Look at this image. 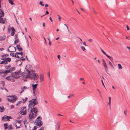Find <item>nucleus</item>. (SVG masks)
I'll list each match as a JSON object with an SVG mask.
<instances>
[{
  "mask_svg": "<svg viewBox=\"0 0 130 130\" xmlns=\"http://www.w3.org/2000/svg\"><path fill=\"white\" fill-rule=\"evenodd\" d=\"M26 107L24 106L21 109V110L20 111V114L23 115H26Z\"/></svg>",
  "mask_w": 130,
  "mask_h": 130,
  "instance_id": "obj_5",
  "label": "nucleus"
},
{
  "mask_svg": "<svg viewBox=\"0 0 130 130\" xmlns=\"http://www.w3.org/2000/svg\"><path fill=\"white\" fill-rule=\"evenodd\" d=\"M20 59V60L21 63L19 64V66H20V65H21L22 63V62L21 61V60H22V61L25 60V58H22V59Z\"/></svg>",
  "mask_w": 130,
  "mask_h": 130,
  "instance_id": "obj_31",
  "label": "nucleus"
},
{
  "mask_svg": "<svg viewBox=\"0 0 130 130\" xmlns=\"http://www.w3.org/2000/svg\"><path fill=\"white\" fill-rule=\"evenodd\" d=\"M37 84H34L32 85V86L33 88V91H35L37 88Z\"/></svg>",
  "mask_w": 130,
  "mask_h": 130,
  "instance_id": "obj_13",
  "label": "nucleus"
},
{
  "mask_svg": "<svg viewBox=\"0 0 130 130\" xmlns=\"http://www.w3.org/2000/svg\"><path fill=\"white\" fill-rule=\"evenodd\" d=\"M4 49L3 48H0V50L1 51H3L4 50Z\"/></svg>",
  "mask_w": 130,
  "mask_h": 130,
  "instance_id": "obj_63",
  "label": "nucleus"
},
{
  "mask_svg": "<svg viewBox=\"0 0 130 130\" xmlns=\"http://www.w3.org/2000/svg\"><path fill=\"white\" fill-rule=\"evenodd\" d=\"M19 42V39H15V41L14 42V44H16Z\"/></svg>",
  "mask_w": 130,
  "mask_h": 130,
  "instance_id": "obj_32",
  "label": "nucleus"
},
{
  "mask_svg": "<svg viewBox=\"0 0 130 130\" xmlns=\"http://www.w3.org/2000/svg\"><path fill=\"white\" fill-rule=\"evenodd\" d=\"M64 25L66 26V27L67 28V29L68 31V32H69V29L68 26L65 24H64Z\"/></svg>",
  "mask_w": 130,
  "mask_h": 130,
  "instance_id": "obj_44",
  "label": "nucleus"
},
{
  "mask_svg": "<svg viewBox=\"0 0 130 130\" xmlns=\"http://www.w3.org/2000/svg\"><path fill=\"white\" fill-rule=\"evenodd\" d=\"M38 103V102L37 101H34V104L32 106V107H34L35 106L36 104H37Z\"/></svg>",
  "mask_w": 130,
  "mask_h": 130,
  "instance_id": "obj_33",
  "label": "nucleus"
},
{
  "mask_svg": "<svg viewBox=\"0 0 130 130\" xmlns=\"http://www.w3.org/2000/svg\"><path fill=\"white\" fill-rule=\"evenodd\" d=\"M15 39H16L18 38V35L15 34L14 36Z\"/></svg>",
  "mask_w": 130,
  "mask_h": 130,
  "instance_id": "obj_45",
  "label": "nucleus"
},
{
  "mask_svg": "<svg viewBox=\"0 0 130 130\" xmlns=\"http://www.w3.org/2000/svg\"><path fill=\"white\" fill-rule=\"evenodd\" d=\"M101 82H102V83L103 85V86L105 88V86H104V83H103V80H101Z\"/></svg>",
  "mask_w": 130,
  "mask_h": 130,
  "instance_id": "obj_61",
  "label": "nucleus"
},
{
  "mask_svg": "<svg viewBox=\"0 0 130 130\" xmlns=\"http://www.w3.org/2000/svg\"><path fill=\"white\" fill-rule=\"evenodd\" d=\"M73 95V94H70L67 97L68 98H69L70 97H71Z\"/></svg>",
  "mask_w": 130,
  "mask_h": 130,
  "instance_id": "obj_53",
  "label": "nucleus"
},
{
  "mask_svg": "<svg viewBox=\"0 0 130 130\" xmlns=\"http://www.w3.org/2000/svg\"><path fill=\"white\" fill-rule=\"evenodd\" d=\"M40 80L41 82H42L44 80V76L43 75H40Z\"/></svg>",
  "mask_w": 130,
  "mask_h": 130,
  "instance_id": "obj_15",
  "label": "nucleus"
},
{
  "mask_svg": "<svg viewBox=\"0 0 130 130\" xmlns=\"http://www.w3.org/2000/svg\"><path fill=\"white\" fill-rule=\"evenodd\" d=\"M0 11H1V12H0V14L1 15L0 17L2 18V17L4 16V14L3 11H2L1 9H0Z\"/></svg>",
  "mask_w": 130,
  "mask_h": 130,
  "instance_id": "obj_21",
  "label": "nucleus"
},
{
  "mask_svg": "<svg viewBox=\"0 0 130 130\" xmlns=\"http://www.w3.org/2000/svg\"><path fill=\"white\" fill-rule=\"evenodd\" d=\"M37 116H35V114H34L33 112L32 109L31 108L29 115V120L33 119L36 118Z\"/></svg>",
  "mask_w": 130,
  "mask_h": 130,
  "instance_id": "obj_4",
  "label": "nucleus"
},
{
  "mask_svg": "<svg viewBox=\"0 0 130 130\" xmlns=\"http://www.w3.org/2000/svg\"><path fill=\"white\" fill-rule=\"evenodd\" d=\"M109 102L108 103V105L110 106V103H111V98L110 97H109Z\"/></svg>",
  "mask_w": 130,
  "mask_h": 130,
  "instance_id": "obj_30",
  "label": "nucleus"
},
{
  "mask_svg": "<svg viewBox=\"0 0 130 130\" xmlns=\"http://www.w3.org/2000/svg\"><path fill=\"white\" fill-rule=\"evenodd\" d=\"M14 107V106H13V105H11V107H10V109H12Z\"/></svg>",
  "mask_w": 130,
  "mask_h": 130,
  "instance_id": "obj_47",
  "label": "nucleus"
},
{
  "mask_svg": "<svg viewBox=\"0 0 130 130\" xmlns=\"http://www.w3.org/2000/svg\"><path fill=\"white\" fill-rule=\"evenodd\" d=\"M4 58L5 59V60H6L7 62H10L11 61V58H10L9 57H8L6 58H5V57Z\"/></svg>",
  "mask_w": 130,
  "mask_h": 130,
  "instance_id": "obj_17",
  "label": "nucleus"
},
{
  "mask_svg": "<svg viewBox=\"0 0 130 130\" xmlns=\"http://www.w3.org/2000/svg\"><path fill=\"white\" fill-rule=\"evenodd\" d=\"M15 62H17L18 61H20V59H16L15 60Z\"/></svg>",
  "mask_w": 130,
  "mask_h": 130,
  "instance_id": "obj_49",
  "label": "nucleus"
},
{
  "mask_svg": "<svg viewBox=\"0 0 130 130\" xmlns=\"http://www.w3.org/2000/svg\"><path fill=\"white\" fill-rule=\"evenodd\" d=\"M9 3H10L11 5H14V4L13 2V0H8Z\"/></svg>",
  "mask_w": 130,
  "mask_h": 130,
  "instance_id": "obj_27",
  "label": "nucleus"
},
{
  "mask_svg": "<svg viewBox=\"0 0 130 130\" xmlns=\"http://www.w3.org/2000/svg\"><path fill=\"white\" fill-rule=\"evenodd\" d=\"M27 88V87L25 86H24L23 87L21 88L22 90L26 89Z\"/></svg>",
  "mask_w": 130,
  "mask_h": 130,
  "instance_id": "obj_39",
  "label": "nucleus"
},
{
  "mask_svg": "<svg viewBox=\"0 0 130 130\" xmlns=\"http://www.w3.org/2000/svg\"><path fill=\"white\" fill-rule=\"evenodd\" d=\"M102 60L103 61V65L105 68V70L106 72L107 73H108L107 70H108V69L106 65L105 61L104 59H103Z\"/></svg>",
  "mask_w": 130,
  "mask_h": 130,
  "instance_id": "obj_7",
  "label": "nucleus"
},
{
  "mask_svg": "<svg viewBox=\"0 0 130 130\" xmlns=\"http://www.w3.org/2000/svg\"><path fill=\"white\" fill-rule=\"evenodd\" d=\"M30 103L29 104V106L31 107V106H33L34 104V101H33L32 100H30L29 101Z\"/></svg>",
  "mask_w": 130,
  "mask_h": 130,
  "instance_id": "obj_14",
  "label": "nucleus"
},
{
  "mask_svg": "<svg viewBox=\"0 0 130 130\" xmlns=\"http://www.w3.org/2000/svg\"><path fill=\"white\" fill-rule=\"evenodd\" d=\"M15 54H16L17 55L20 54L21 55H22L23 54V52H21V53H19V52H17L15 53Z\"/></svg>",
  "mask_w": 130,
  "mask_h": 130,
  "instance_id": "obj_36",
  "label": "nucleus"
},
{
  "mask_svg": "<svg viewBox=\"0 0 130 130\" xmlns=\"http://www.w3.org/2000/svg\"><path fill=\"white\" fill-rule=\"evenodd\" d=\"M8 124L7 123H5L4 124V127H5V129H7L8 128Z\"/></svg>",
  "mask_w": 130,
  "mask_h": 130,
  "instance_id": "obj_25",
  "label": "nucleus"
},
{
  "mask_svg": "<svg viewBox=\"0 0 130 130\" xmlns=\"http://www.w3.org/2000/svg\"><path fill=\"white\" fill-rule=\"evenodd\" d=\"M109 64L111 66L112 65V64L111 63V62H110V61H109Z\"/></svg>",
  "mask_w": 130,
  "mask_h": 130,
  "instance_id": "obj_64",
  "label": "nucleus"
},
{
  "mask_svg": "<svg viewBox=\"0 0 130 130\" xmlns=\"http://www.w3.org/2000/svg\"><path fill=\"white\" fill-rule=\"evenodd\" d=\"M58 58L59 59V60H60V55H58Z\"/></svg>",
  "mask_w": 130,
  "mask_h": 130,
  "instance_id": "obj_59",
  "label": "nucleus"
},
{
  "mask_svg": "<svg viewBox=\"0 0 130 130\" xmlns=\"http://www.w3.org/2000/svg\"><path fill=\"white\" fill-rule=\"evenodd\" d=\"M41 117L40 116H39L37 119L35 121V122H37V121H41Z\"/></svg>",
  "mask_w": 130,
  "mask_h": 130,
  "instance_id": "obj_22",
  "label": "nucleus"
},
{
  "mask_svg": "<svg viewBox=\"0 0 130 130\" xmlns=\"http://www.w3.org/2000/svg\"><path fill=\"white\" fill-rule=\"evenodd\" d=\"M8 116H4L2 117V120L5 121H7V118H8Z\"/></svg>",
  "mask_w": 130,
  "mask_h": 130,
  "instance_id": "obj_18",
  "label": "nucleus"
},
{
  "mask_svg": "<svg viewBox=\"0 0 130 130\" xmlns=\"http://www.w3.org/2000/svg\"><path fill=\"white\" fill-rule=\"evenodd\" d=\"M88 41L90 42H92L93 41V40L92 39H90L88 40Z\"/></svg>",
  "mask_w": 130,
  "mask_h": 130,
  "instance_id": "obj_46",
  "label": "nucleus"
},
{
  "mask_svg": "<svg viewBox=\"0 0 130 130\" xmlns=\"http://www.w3.org/2000/svg\"><path fill=\"white\" fill-rule=\"evenodd\" d=\"M10 54L11 56L12 57H14V54L13 53H10Z\"/></svg>",
  "mask_w": 130,
  "mask_h": 130,
  "instance_id": "obj_52",
  "label": "nucleus"
},
{
  "mask_svg": "<svg viewBox=\"0 0 130 130\" xmlns=\"http://www.w3.org/2000/svg\"><path fill=\"white\" fill-rule=\"evenodd\" d=\"M16 123H18L19 124V126H17L16 124L15 126L16 127V128L17 129L18 128H20V126L21 125V121L19 120L17 121V122H16Z\"/></svg>",
  "mask_w": 130,
  "mask_h": 130,
  "instance_id": "obj_11",
  "label": "nucleus"
},
{
  "mask_svg": "<svg viewBox=\"0 0 130 130\" xmlns=\"http://www.w3.org/2000/svg\"><path fill=\"white\" fill-rule=\"evenodd\" d=\"M17 71L14 73H12V75L15 79L19 78L22 76L23 78H29L31 79L36 80L39 77L38 75L33 72L32 70H28L27 69L25 72H22L21 71Z\"/></svg>",
  "mask_w": 130,
  "mask_h": 130,
  "instance_id": "obj_1",
  "label": "nucleus"
},
{
  "mask_svg": "<svg viewBox=\"0 0 130 130\" xmlns=\"http://www.w3.org/2000/svg\"><path fill=\"white\" fill-rule=\"evenodd\" d=\"M4 86L5 84L4 82L3 81H1L0 82V87L2 90L4 89Z\"/></svg>",
  "mask_w": 130,
  "mask_h": 130,
  "instance_id": "obj_8",
  "label": "nucleus"
},
{
  "mask_svg": "<svg viewBox=\"0 0 130 130\" xmlns=\"http://www.w3.org/2000/svg\"><path fill=\"white\" fill-rule=\"evenodd\" d=\"M83 44L85 46H86L87 45L86 44V42H83Z\"/></svg>",
  "mask_w": 130,
  "mask_h": 130,
  "instance_id": "obj_56",
  "label": "nucleus"
},
{
  "mask_svg": "<svg viewBox=\"0 0 130 130\" xmlns=\"http://www.w3.org/2000/svg\"><path fill=\"white\" fill-rule=\"evenodd\" d=\"M16 47L18 50L19 51L21 52L22 51V48L21 47L20 44L17 45Z\"/></svg>",
  "mask_w": 130,
  "mask_h": 130,
  "instance_id": "obj_10",
  "label": "nucleus"
},
{
  "mask_svg": "<svg viewBox=\"0 0 130 130\" xmlns=\"http://www.w3.org/2000/svg\"><path fill=\"white\" fill-rule=\"evenodd\" d=\"M10 98H7V99L9 102L12 103H14L18 99V98L15 95L9 96Z\"/></svg>",
  "mask_w": 130,
  "mask_h": 130,
  "instance_id": "obj_3",
  "label": "nucleus"
},
{
  "mask_svg": "<svg viewBox=\"0 0 130 130\" xmlns=\"http://www.w3.org/2000/svg\"><path fill=\"white\" fill-rule=\"evenodd\" d=\"M43 124V123L42 121H37L36 125L38 126L39 127L41 126Z\"/></svg>",
  "mask_w": 130,
  "mask_h": 130,
  "instance_id": "obj_12",
  "label": "nucleus"
},
{
  "mask_svg": "<svg viewBox=\"0 0 130 130\" xmlns=\"http://www.w3.org/2000/svg\"><path fill=\"white\" fill-rule=\"evenodd\" d=\"M100 49L101 50V51L105 55L107 56L108 55L107 54H106V53L105 52H104L101 48H100Z\"/></svg>",
  "mask_w": 130,
  "mask_h": 130,
  "instance_id": "obj_29",
  "label": "nucleus"
},
{
  "mask_svg": "<svg viewBox=\"0 0 130 130\" xmlns=\"http://www.w3.org/2000/svg\"><path fill=\"white\" fill-rule=\"evenodd\" d=\"M80 80H83L84 81H85L84 78H80Z\"/></svg>",
  "mask_w": 130,
  "mask_h": 130,
  "instance_id": "obj_48",
  "label": "nucleus"
},
{
  "mask_svg": "<svg viewBox=\"0 0 130 130\" xmlns=\"http://www.w3.org/2000/svg\"><path fill=\"white\" fill-rule=\"evenodd\" d=\"M58 16V19H59V21H61V17H60V16L59 15H57Z\"/></svg>",
  "mask_w": 130,
  "mask_h": 130,
  "instance_id": "obj_41",
  "label": "nucleus"
},
{
  "mask_svg": "<svg viewBox=\"0 0 130 130\" xmlns=\"http://www.w3.org/2000/svg\"><path fill=\"white\" fill-rule=\"evenodd\" d=\"M32 100H33V101H36V98L35 99H32Z\"/></svg>",
  "mask_w": 130,
  "mask_h": 130,
  "instance_id": "obj_58",
  "label": "nucleus"
},
{
  "mask_svg": "<svg viewBox=\"0 0 130 130\" xmlns=\"http://www.w3.org/2000/svg\"><path fill=\"white\" fill-rule=\"evenodd\" d=\"M16 54H15V55H14V57H17V58H22V57H21V58H20L19 56L18 55H16Z\"/></svg>",
  "mask_w": 130,
  "mask_h": 130,
  "instance_id": "obj_40",
  "label": "nucleus"
},
{
  "mask_svg": "<svg viewBox=\"0 0 130 130\" xmlns=\"http://www.w3.org/2000/svg\"><path fill=\"white\" fill-rule=\"evenodd\" d=\"M1 59L3 60L0 63V64H2L4 63V62H5V59L4 58H2Z\"/></svg>",
  "mask_w": 130,
  "mask_h": 130,
  "instance_id": "obj_26",
  "label": "nucleus"
},
{
  "mask_svg": "<svg viewBox=\"0 0 130 130\" xmlns=\"http://www.w3.org/2000/svg\"><path fill=\"white\" fill-rule=\"evenodd\" d=\"M0 23L3 24H4L5 23L4 20L3 18L1 17H0Z\"/></svg>",
  "mask_w": 130,
  "mask_h": 130,
  "instance_id": "obj_20",
  "label": "nucleus"
},
{
  "mask_svg": "<svg viewBox=\"0 0 130 130\" xmlns=\"http://www.w3.org/2000/svg\"><path fill=\"white\" fill-rule=\"evenodd\" d=\"M11 32L15 33V30L13 27H12L11 28Z\"/></svg>",
  "mask_w": 130,
  "mask_h": 130,
  "instance_id": "obj_34",
  "label": "nucleus"
},
{
  "mask_svg": "<svg viewBox=\"0 0 130 130\" xmlns=\"http://www.w3.org/2000/svg\"><path fill=\"white\" fill-rule=\"evenodd\" d=\"M14 34H15V33L11 32V35L12 36H13L14 35Z\"/></svg>",
  "mask_w": 130,
  "mask_h": 130,
  "instance_id": "obj_62",
  "label": "nucleus"
},
{
  "mask_svg": "<svg viewBox=\"0 0 130 130\" xmlns=\"http://www.w3.org/2000/svg\"><path fill=\"white\" fill-rule=\"evenodd\" d=\"M81 47L82 49L83 50V51H84L86 50V49L83 46H81Z\"/></svg>",
  "mask_w": 130,
  "mask_h": 130,
  "instance_id": "obj_38",
  "label": "nucleus"
},
{
  "mask_svg": "<svg viewBox=\"0 0 130 130\" xmlns=\"http://www.w3.org/2000/svg\"><path fill=\"white\" fill-rule=\"evenodd\" d=\"M107 57L108 58H109L111 60V61H113V58L112 57H111L110 56L108 55L107 56Z\"/></svg>",
  "mask_w": 130,
  "mask_h": 130,
  "instance_id": "obj_28",
  "label": "nucleus"
},
{
  "mask_svg": "<svg viewBox=\"0 0 130 130\" xmlns=\"http://www.w3.org/2000/svg\"><path fill=\"white\" fill-rule=\"evenodd\" d=\"M9 56V55L8 54H3L2 55V57L4 58L5 57L6 58V57L8 56Z\"/></svg>",
  "mask_w": 130,
  "mask_h": 130,
  "instance_id": "obj_23",
  "label": "nucleus"
},
{
  "mask_svg": "<svg viewBox=\"0 0 130 130\" xmlns=\"http://www.w3.org/2000/svg\"><path fill=\"white\" fill-rule=\"evenodd\" d=\"M118 69H119L121 70L122 69L123 67L121 66V64H118Z\"/></svg>",
  "mask_w": 130,
  "mask_h": 130,
  "instance_id": "obj_24",
  "label": "nucleus"
},
{
  "mask_svg": "<svg viewBox=\"0 0 130 130\" xmlns=\"http://www.w3.org/2000/svg\"><path fill=\"white\" fill-rule=\"evenodd\" d=\"M4 63L5 64H7L8 63L7 62L6 60H5V62H4Z\"/></svg>",
  "mask_w": 130,
  "mask_h": 130,
  "instance_id": "obj_50",
  "label": "nucleus"
},
{
  "mask_svg": "<svg viewBox=\"0 0 130 130\" xmlns=\"http://www.w3.org/2000/svg\"><path fill=\"white\" fill-rule=\"evenodd\" d=\"M49 13V12L48 11H46V13L44 15H45L46 14H47Z\"/></svg>",
  "mask_w": 130,
  "mask_h": 130,
  "instance_id": "obj_54",
  "label": "nucleus"
},
{
  "mask_svg": "<svg viewBox=\"0 0 130 130\" xmlns=\"http://www.w3.org/2000/svg\"><path fill=\"white\" fill-rule=\"evenodd\" d=\"M42 1H40V3H39V4L40 5H41L42 6H44V4H42Z\"/></svg>",
  "mask_w": 130,
  "mask_h": 130,
  "instance_id": "obj_43",
  "label": "nucleus"
},
{
  "mask_svg": "<svg viewBox=\"0 0 130 130\" xmlns=\"http://www.w3.org/2000/svg\"><path fill=\"white\" fill-rule=\"evenodd\" d=\"M93 10L94 11V13L95 14H97V12L95 11L94 9H93Z\"/></svg>",
  "mask_w": 130,
  "mask_h": 130,
  "instance_id": "obj_57",
  "label": "nucleus"
},
{
  "mask_svg": "<svg viewBox=\"0 0 130 130\" xmlns=\"http://www.w3.org/2000/svg\"><path fill=\"white\" fill-rule=\"evenodd\" d=\"M33 112H34L35 114V116H37V112H38V110L37 108L36 107H35L33 108L32 110Z\"/></svg>",
  "mask_w": 130,
  "mask_h": 130,
  "instance_id": "obj_9",
  "label": "nucleus"
},
{
  "mask_svg": "<svg viewBox=\"0 0 130 130\" xmlns=\"http://www.w3.org/2000/svg\"><path fill=\"white\" fill-rule=\"evenodd\" d=\"M126 27L127 28V30H130V29L129 28V27L128 25H127L126 26Z\"/></svg>",
  "mask_w": 130,
  "mask_h": 130,
  "instance_id": "obj_60",
  "label": "nucleus"
},
{
  "mask_svg": "<svg viewBox=\"0 0 130 130\" xmlns=\"http://www.w3.org/2000/svg\"><path fill=\"white\" fill-rule=\"evenodd\" d=\"M8 118H7V121H9V119H11L12 118V117L11 116H8Z\"/></svg>",
  "mask_w": 130,
  "mask_h": 130,
  "instance_id": "obj_37",
  "label": "nucleus"
},
{
  "mask_svg": "<svg viewBox=\"0 0 130 130\" xmlns=\"http://www.w3.org/2000/svg\"><path fill=\"white\" fill-rule=\"evenodd\" d=\"M27 97H26L25 98V99H23V103H25L26 101H27Z\"/></svg>",
  "mask_w": 130,
  "mask_h": 130,
  "instance_id": "obj_35",
  "label": "nucleus"
},
{
  "mask_svg": "<svg viewBox=\"0 0 130 130\" xmlns=\"http://www.w3.org/2000/svg\"><path fill=\"white\" fill-rule=\"evenodd\" d=\"M12 73H11V75L10 76L8 77H6V79L9 80H10L12 82H14L15 81V80L14 79L15 78L12 75Z\"/></svg>",
  "mask_w": 130,
  "mask_h": 130,
  "instance_id": "obj_6",
  "label": "nucleus"
},
{
  "mask_svg": "<svg viewBox=\"0 0 130 130\" xmlns=\"http://www.w3.org/2000/svg\"><path fill=\"white\" fill-rule=\"evenodd\" d=\"M12 129V125H10L9 126V129Z\"/></svg>",
  "mask_w": 130,
  "mask_h": 130,
  "instance_id": "obj_42",
  "label": "nucleus"
},
{
  "mask_svg": "<svg viewBox=\"0 0 130 130\" xmlns=\"http://www.w3.org/2000/svg\"><path fill=\"white\" fill-rule=\"evenodd\" d=\"M21 102V101L19 102L18 103L16 104L17 105H18L19 104H20V103Z\"/></svg>",
  "mask_w": 130,
  "mask_h": 130,
  "instance_id": "obj_51",
  "label": "nucleus"
},
{
  "mask_svg": "<svg viewBox=\"0 0 130 130\" xmlns=\"http://www.w3.org/2000/svg\"><path fill=\"white\" fill-rule=\"evenodd\" d=\"M6 70H0V75L2 74H4L5 75H7V74L11 73L12 71L15 70V67H13L10 68L11 66L10 65H5L4 66Z\"/></svg>",
  "mask_w": 130,
  "mask_h": 130,
  "instance_id": "obj_2",
  "label": "nucleus"
},
{
  "mask_svg": "<svg viewBox=\"0 0 130 130\" xmlns=\"http://www.w3.org/2000/svg\"><path fill=\"white\" fill-rule=\"evenodd\" d=\"M37 128V127L36 126H35L34 127V129L35 130H36Z\"/></svg>",
  "mask_w": 130,
  "mask_h": 130,
  "instance_id": "obj_55",
  "label": "nucleus"
},
{
  "mask_svg": "<svg viewBox=\"0 0 130 130\" xmlns=\"http://www.w3.org/2000/svg\"><path fill=\"white\" fill-rule=\"evenodd\" d=\"M6 38L5 36H0V41L4 40Z\"/></svg>",
  "mask_w": 130,
  "mask_h": 130,
  "instance_id": "obj_19",
  "label": "nucleus"
},
{
  "mask_svg": "<svg viewBox=\"0 0 130 130\" xmlns=\"http://www.w3.org/2000/svg\"><path fill=\"white\" fill-rule=\"evenodd\" d=\"M4 110V107L3 106H0V112H2Z\"/></svg>",
  "mask_w": 130,
  "mask_h": 130,
  "instance_id": "obj_16",
  "label": "nucleus"
}]
</instances>
